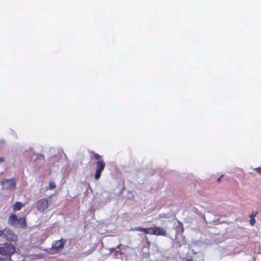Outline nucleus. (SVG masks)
Listing matches in <instances>:
<instances>
[{
    "instance_id": "obj_11",
    "label": "nucleus",
    "mask_w": 261,
    "mask_h": 261,
    "mask_svg": "<svg viewBox=\"0 0 261 261\" xmlns=\"http://www.w3.org/2000/svg\"><path fill=\"white\" fill-rule=\"evenodd\" d=\"M23 206L22 203L20 202H16L13 204V210L14 211H17L20 210L22 207Z\"/></svg>"
},
{
    "instance_id": "obj_8",
    "label": "nucleus",
    "mask_w": 261,
    "mask_h": 261,
    "mask_svg": "<svg viewBox=\"0 0 261 261\" xmlns=\"http://www.w3.org/2000/svg\"><path fill=\"white\" fill-rule=\"evenodd\" d=\"M17 216L14 214H11L9 217V223L12 225H15L16 224V222L17 220Z\"/></svg>"
},
{
    "instance_id": "obj_10",
    "label": "nucleus",
    "mask_w": 261,
    "mask_h": 261,
    "mask_svg": "<svg viewBox=\"0 0 261 261\" xmlns=\"http://www.w3.org/2000/svg\"><path fill=\"white\" fill-rule=\"evenodd\" d=\"M16 224H19L20 226L24 228L26 226L25 219L24 218H19L17 219Z\"/></svg>"
},
{
    "instance_id": "obj_16",
    "label": "nucleus",
    "mask_w": 261,
    "mask_h": 261,
    "mask_svg": "<svg viewBox=\"0 0 261 261\" xmlns=\"http://www.w3.org/2000/svg\"><path fill=\"white\" fill-rule=\"evenodd\" d=\"M3 234L2 231L0 230V237Z\"/></svg>"
},
{
    "instance_id": "obj_9",
    "label": "nucleus",
    "mask_w": 261,
    "mask_h": 261,
    "mask_svg": "<svg viewBox=\"0 0 261 261\" xmlns=\"http://www.w3.org/2000/svg\"><path fill=\"white\" fill-rule=\"evenodd\" d=\"M258 214V212L257 211L255 212H253L252 214H251L249 215L250 219V224L251 226H253L255 223V217L256 216L257 214Z\"/></svg>"
},
{
    "instance_id": "obj_14",
    "label": "nucleus",
    "mask_w": 261,
    "mask_h": 261,
    "mask_svg": "<svg viewBox=\"0 0 261 261\" xmlns=\"http://www.w3.org/2000/svg\"><path fill=\"white\" fill-rule=\"evenodd\" d=\"M223 177V175H221V176H220V177L217 179V182H220V181H221V178H222Z\"/></svg>"
},
{
    "instance_id": "obj_4",
    "label": "nucleus",
    "mask_w": 261,
    "mask_h": 261,
    "mask_svg": "<svg viewBox=\"0 0 261 261\" xmlns=\"http://www.w3.org/2000/svg\"><path fill=\"white\" fill-rule=\"evenodd\" d=\"M65 243L66 241L62 239L56 241L50 248V253L55 254L61 251L64 248Z\"/></svg>"
},
{
    "instance_id": "obj_12",
    "label": "nucleus",
    "mask_w": 261,
    "mask_h": 261,
    "mask_svg": "<svg viewBox=\"0 0 261 261\" xmlns=\"http://www.w3.org/2000/svg\"><path fill=\"white\" fill-rule=\"evenodd\" d=\"M56 188V184L53 181H49L48 187L46 188L47 190H52Z\"/></svg>"
},
{
    "instance_id": "obj_5",
    "label": "nucleus",
    "mask_w": 261,
    "mask_h": 261,
    "mask_svg": "<svg viewBox=\"0 0 261 261\" xmlns=\"http://www.w3.org/2000/svg\"><path fill=\"white\" fill-rule=\"evenodd\" d=\"M5 238L9 242H15L17 240V235L11 230L5 228L2 231Z\"/></svg>"
},
{
    "instance_id": "obj_6",
    "label": "nucleus",
    "mask_w": 261,
    "mask_h": 261,
    "mask_svg": "<svg viewBox=\"0 0 261 261\" xmlns=\"http://www.w3.org/2000/svg\"><path fill=\"white\" fill-rule=\"evenodd\" d=\"M48 200L46 198L38 200L36 203L37 210L40 212H44L48 207Z\"/></svg>"
},
{
    "instance_id": "obj_15",
    "label": "nucleus",
    "mask_w": 261,
    "mask_h": 261,
    "mask_svg": "<svg viewBox=\"0 0 261 261\" xmlns=\"http://www.w3.org/2000/svg\"><path fill=\"white\" fill-rule=\"evenodd\" d=\"M4 160V158L3 157H0V163H2Z\"/></svg>"
},
{
    "instance_id": "obj_3",
    "label": "nucleus",
    "mask_w": 261,
    "mask_h": 261,
    "mask_svg": "<svg viewBox=\"0 0 261 261\" xmlns=\"http://www.w3.org/2000/svg\"><path fill=\"white\" fill-rule=\"evenodd\" d=\"M15 253V249L13 245L8 244H0V254L10 256Z\"/></svg>"
},
{
    "instance_id": "obj_1",
    "label": "nucleus",
    "mask_w": 261,
    "mask_h": 261,
    "mask_svg": "<svg viewBox=\"0 0 261 261\" xmlns=\"http://www.w3.org/2000/svg\"><path fill=\"white\" fill-rule=\"evenodd\" d=\"M89 153L91 155V159L97 160V162L95 163L96 170L94 175V179L97 180H98L101 176V173L105 168L106 163L104 160L102 159V156L98 153H95L94 151H89Z\"/></svg>"
},
{
    "instance_id": "obj_7",
    "label": "nucleus",
    "mask_w": 261,
    "mask_h": 261,
    "mask_svg": "<svg viewBox=\"0 0 261 261\" xmlns=\"http://www.w3.org/2000/svg\"><path fill=\"white\" fill-rule=\"evenodd\" d=\"M3 185L8 190H14L16 187V181L14 178L6 179L3 181Z\"/></svg>"
},
{
    "instance_id": "obj_13",
    "label": "nucleus",
    "mask_w": 261,
    "mask_h": 261,
    "mask_svg": "<svg viewBox=\"0 0 261 261\" xmlns=\"http://www.w3.org/2000/svg\"><path fill=\"white\" fill-rule=\"evenodd\" d=\"M254 170L258 174H261V167H258L254 169Z\"/></svg>"
},
{
    "instance_id": "obj_2",
    "label": "nucleus",
    "mask_w": 261,
    "mask_h": 261,
    "mask_svg": "<svg viewBox=\"0 0 261 261\" xmlns=\"http://www.w3.org/2000/svg\"><path fill=\"white\" fill-rule=\"evenodd\" d=\"M131 230L134 231H138L143 232L146 234H148L150 235L161 236L166 237L168 234L166 230L164 228L159 226H154L153 227L147 228L137 227L132 228L131 229Z\"/></svg>"
}]
</instances>
